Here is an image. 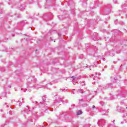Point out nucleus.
<instances>
[{"label":"nucleus","mask_w":127,"mask_h":127,"mask_svg":"<svg viewBox=\"0 0 127 127\" xmlns=\"http://www.w3.org/2000/svg\"><path fill=\"white\" fill-rule=\"evenodd\" d=\"M77 114V115H81V114H82V111H78Z\"/></svg>","instance_id":"obj_1"},{"label":"nucleus","mask_w":127,"mask_h":127,"mask_svg":"<svg viewBox=\"0 0 127 127\" xmlns=\"http://www.w3.org/2000/svg\"><path fill=\"white\" fill-rule=\"evenodd\" d=\"M80 93H83V90L80 89L79 90H78Z\"/></svg>","instance_id":"obj_2"},{"label":"nucleus","mask_w":127,"mask_h":127,"mask_svg":"<svg viewBox=\"0 0 127 127\" xmlns=\"http://www.w3.org/2000/svg\"><path fill=\"white\" fill-rule=\"evenodd\" d=\"M63 91H64V90H63V89H60V91H61V92H62Z\"/></svg>","instance_id":"obj_3"},{"label":"nucleus","mask_w":127,"mask_h":127,"mask_svg":"<svg viewBox=\"0 0 127 127\" xmlns=\"http://www.w3.org/2000/svg\"><path fill=\"white\" fill-rule=\"evenodd\" d=\"M95 108H96V107L95 106H93V109H95Z\"/></svg>","instance_id":"obj_4"},{"label":"nucleus","mask_w":127,"mask_h":127,"mask_svg":"<svg viewBox=\"0 0 127 127\" xmlns=\"http://www.w3.org/2000/svg\"><path fill=\"white\" fill-rule=\"evenodd\" d=\"M72 78L73 79V80H74V76H73Z\"/></svg>","instance_id":"obj_5"},{"label":"nucleus","mask_w":127,"mask_h":127,"mask_svg":"<svg viewBox=\"0 0 127 127\" xmlns=\"http://www.w3.org/2000/svg\"><path fill=\"white\" fill-rule=\"evenodd\" d=\"M72 92L73 93V91H72Z\"/></svg>","instance_id":"obj_6"},{"label":"nucleus","mask_w":127,"mask_h":127,"mask_svg":"<svg viewBox=\"0 0 127 127\" xmlns=\"http://www.w3.org/2000/svg\"><path fill=\"white\" fill-rule=\"evenodd\" d=\"M126 108L127 109V107H126Z\"/></svg>","instance_id":"obj_7"}]
</instances>
